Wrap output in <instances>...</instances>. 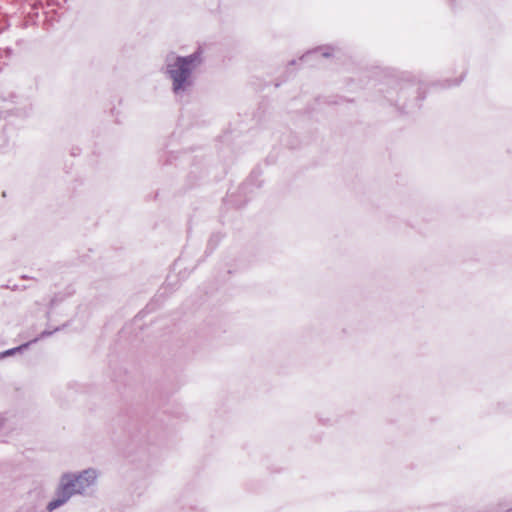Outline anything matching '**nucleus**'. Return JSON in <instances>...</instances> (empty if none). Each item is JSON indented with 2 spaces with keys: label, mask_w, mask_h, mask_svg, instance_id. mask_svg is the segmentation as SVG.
Masks as SVG:
<instances>
[{
  "label": "nucleus",
  "mask_w": 512,
  "mask_h": 512,
  "mask_svg": "<svg viewBox=\"0 0 512 512\" xmlns=\"http://www.w3.org/2000/svg\"><path fill=\"white\" fill-rule=\"evenodd\" d=\"M203 62V51L198 48L187 56L168 55L165 60L163 72L171 81V91L175 97H187L193 86V72Z\"/></svg>",
  "instance_id": "f257e3e1"
},
{
  "label": "nucleus",
  "mask_w": 512,
  "mask_h": 512,
  "mask_svg": "<svg viewBox=\"0 0 512 512\" xmlns=\"http://www.w3.org/2000/svg\"><path fill=\"white\" fill-rule=\"evenodd\" d=\"M97 476L96 470L92 468L78 473L62 474L55 491V498L47 504L46 510L52 512L66 504L72 496L83 494L86 489L95 484Z\"/></svg>",
  "instance_id": "f03ea898"
},
{
  "label": "nucleus",
  "mask_w": 512,
  "mask_h": 512,
  "mask_svg": "<svg viewBox=\"0 0 512 512\" xmlns=\"http://www.w3.org/2000/svg\"><path fill=\"white\" fill-rule=\"evenodd\" d=\"M17 99L15 95H10V99L0 97V120L3 114L13 113L18 117H27L31 114L32 104L28 100L21 103Z\"/></svg>",
  "instance_id": "7ed1b4c3"
},
{
  "label": "nucleus",
  "mask_w": 512,
  "mask_h": 512,
  "mask_svg": "<svg viewBox=\"0 0 512 512\" xmlns=\"http://www.w3.org/2000/svg\"><path fill=\"white\" fill-rule=\"evenodd\" d=\"M330 48H317L311 51H308L305 55H303L300 60L304 62H308L311 58L318 56L321 54L322 57H329L331 55Z\"/></svg>",
  "instance_id": "20e7f679"
},
{
  "label": "nucleus",
  "mask_w": 512,
  "mask_h": 512,
  "mask_svg": "<svg viewBox=\"0 0 512 512\" xmlns=\"http://www.w3.org/2000/svg\"><path fill=\"white\" fill-rule=\"evenodd\" d=\"M13 424L14 420L12 417L0 415V437L8 434V432L12 430Z\"/></svg>",
  "instance_id": "39448f33"
},
{
  "label": "nucleus",
  "mask_w": 512,
  "mask_h": 512,
  "mask_svg": "<svg viewBox=\"0 0 512 512\" xmlns=\"http://www.w3.org/2000/svg\"><path fill=\"white\" fill-rule=\"evenodd\" d=\"M30 343L31 342H27V343L21 344L17 347H14V348H11V349L1 352L0 359H4L8 356H12V355H15L16 353L22 352L23 350H25L29 347Z\"/></svg>",
  "instance_id": "423d86ee"
},
{
  "label": "nucleus",
  "mask_w": 512,
  "mask_h": 512,
  "mask_svg": "<svg viewBox=\"0 0 512 512\" xmlns=\"http://www.w3.org/2000/svg\"><path fill=\"white\" fill-rule=\"evenodd\" d=\"M399 107L403 110H406L407 112L411 111L414 107L415 108H418L419 105H418V101H416L413 105H408L406 103H403V104H398Z\"/></svg>",
  "instance_id": "0eeeda50"
},
{
  "label": "nucleus",
  "mask_w": 512,
  "mask_h": 512,
  "mask_svg": "<svg viewBox=\"0 0 512 512\" xmlns=\"http://www.w3.org/2000/svg\"><path fill=\"white\" fill-rule=\"evenodd\" d=\"M51 334H52V332H51V331H43V332L41 333V337H47V336H50Z\"/></svg>",
  "instance_id": "6e6552de"
},
{
  "label": "nucleus",
  "mask_w": 512,
  "mask_h": 512,
  "mask_svg": "<svg viewBox=\"0 0 512 512\" xmlns=\"http://www.w3.org/2000/svg\"><path fill=\"white\" fill-rule=\"evenodd\" d=\"M461 80H462V79L457 80V81H455V82H454V83H452V84H448V86H449V87H450V86H456V85H458V84L461 82Z\"/></svg>",
  "instance_id": "1a4fd4ad"
},
{
  "label": "nucleus",
  "mask_w": 512,
  "mask_h": 512,
  "mask_svg": "<svg viewBox=\"0 0 512 512\" xmlns=\"http://www.w3.org/2000/svg\"><path fill=\"white\" fill-rule=\"evenodd\" d=\"M56 302V298L52 299L51 304L54 305Z\"/></svg>",
  "instance_id": "9d476101"
}]
</instances>
